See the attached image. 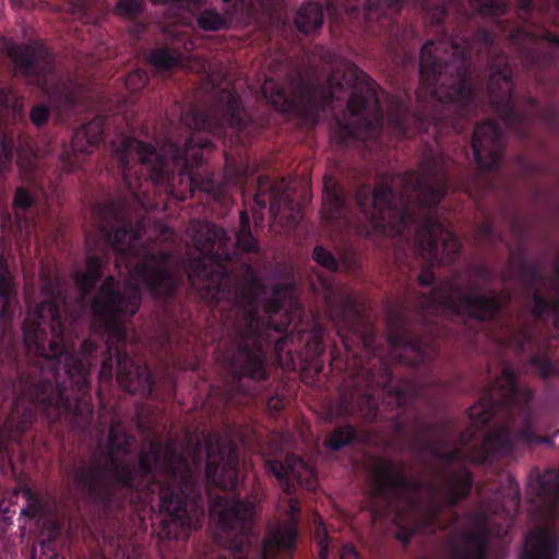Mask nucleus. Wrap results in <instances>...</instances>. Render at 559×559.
<instances>
[{"mask_svg": "<svg viewBox=\"0 0 559 559\" xmlns=\"http://www.w3.org/2000/svg\"><path fill=\"white\" fill-rule=\"evenodd\" d=\"M370 488L365 508L373 528L381 530L384 521V457L378 456L368 463Z\"/></svg>", "mask_w": 559, "mask_h": 559, "instance_id": "obj_30", "label": "nucleus"}, {"mask_svg": "<svg viewBox=\"0 0 559 559\" xmlns=\"http://www.w3.org/2000/svg\"><path fill=\"white\" fill-rule=\"evenodd\" d=\"M14 142L12 138L3 136L0 141V175L5 176L13 160Z\"/></svg>", "mask_w": 559, "mask_h": 559, "instance_id": "obj_50", "label": "nucleus"}, {"mask_svg": "<svg viewBox=\"0 0 559 559\" xmlns=\"http://www.w3.org/2000/svg\"><path fill=\"white\" fill-rule=\"evenodd\" d=\"M312 259L330 272L338 271L340 266L345 271H353L357 264L356 259L353 257H344L342 261L338 262L334 254L322 246H316L313 248Z\"/></svg>", "mask_w": 559, "mask_h": 559, "instance_id": "obj_38", "label": "nucleus"}, {"mask_svg": "<svg viewBox=\"0 0 559 559\" xmlns=\"http://www.w3.org/2000/svg\"><path fill=\"white\" fill-rule=\"evenodd\" d=\"M36 204L35 197L25 187H17L15 189L12 207L15 212H26Z\"/></svg>", "mask_w": 559, "mask_h": 559, "instance_id": "obj_49", "label": "nucleus"}, {"mask_svg": "<svg viewBox=\"0 0 559 559\" xmlns=\"http://www.w3.org/2000/svg\"><path fill=\"white\" fill-rule=\"evenodd\" d=\"M104 120L100 117L84 123L73 133L70 147L64 146L59 155V166L66 174L74 173L88 155L103 141Z\"/></svg>", "mask_w": 559, "mask_h": 559, "instance_id": "obj_27", "label": "nucleus"}, {"mask_svg": "<svg viewBox=\"0 0 559 559\" xmlns=\"http://www.w3.org/2000/svg\"><path fill=\"white\" fill-rule=\"evenodd\" d=\"M525 12L548 13L550 0H519ZM425 19L435 31L420 50V87L414 110L401 104L395 116L389 111L386 127L396 122L405 136L431 134L443 150L445 135L463 133L481 103L479 90L469 78L472 59L486 61L489 71L487 98L500 122L523 143L540 146L538 123L559 134V106H542L531 94L515 96L513 69L497 43L496 34L478 25L479 17H500L507 4L500 0H421Z\"/></svg>", "mask_w": 559, "mask_h": 559, "instance_id": "obj_1", "label": "nucleus"}, {"mask_svg": "<svg viewBox=\"0 0 559 559\" xmlns=\"http://www.w3.org/2000/svg\"><path fill=\"white\" fill-rule=\"evenodd\" d=\"M15 163L24 174H28L35 167V157L31 152L17 151Z\"/></svg>", "mask_w": 559, "mask_h": 559, "instance_id": "obj_59", "label": "nucleus"}, {"mask_svg": "<svg viewBox=\"0 0 559 559\" xmlns=\"http://www.w3.org/2000/svg\"><path fill=\"white\" fill-rule=\"evenodd\" d=\"M131 439L118 424L108 431V455L105 462H81L74 466V489L105 510L122 509L138 499H152V487L158 488V508L163 532L169 526L190 527L188 509L197 504L195 477L188 459L171 441H152L136 460L117 456L130 453Z\"/></svg>", "mask_w": 559, "mask_h": 559, "instance_id": "obj_2", "label": "nucleus"}, {"mask_svg": "<svg viewBox=\"0 0 559 559\" xmlns=\"http://www.w3.org/2000/svg\"><path fill=\"white\" fill-rule=\"evenodd\" d=\"M358 439L357 430L353 425L345 424L336 426L325 437L323 445L333 451H340L347 445H352Z\"/></svg>", "mask_w": 559, "mask_h": 559, "instance_id": "obj_37", "label": "nucleus"}, {"mask_svg": "<svg viewBox=\"0 0 559 559\" xmlns=\"http://www.w3.org/2000/svg\"><path fill=\"white\" fill-rule=\"evenodd\" d=\"M21 394L43 413L49 426L56 424L62 414L69 413L72 408L67 388L49 379L27 380L22 377Z\"/></svg>", "mask_w": 559, "mask_h": 559, "instance_id": "obj_20", "label": "nucleus"}, {"mask_svg": "<svg viewBox=\"0 0 559 559\" xmlns=\"http://www.w3.org/2000/svg\"><path fill=\"white\" fill-rule=\"evenodd\" d=\"M547 523L531 530L518 559H558L559 557V471L539 474L534 488Z\"/></svg>", "mask_w": 559, "mask_h": 559, "instance_id": "obj_12", "label": "nucleus"}, {"mask_svg": "<svg viewBox=\"0 0 559 559\" xmlns=\"http://www.w3.org/2000/svg\"><path fill=\"white\" fill-rule=\"evenodd\" d=\"M63 332L59 306L53 300H44L36 306L34 318L24 321L25 347L29 354L51 361L55 373L59 372L62 364L71 384L78 392L85 394L91 388L90 372L96 346L90 341H83V353L72 355L63 342Z\"/></svg>", "mask_w": 559, "mask_h": 559, "instance_id": "obj_8", "label": "nucleus"}, {"mask_svg": "<svg viewBox=\"0 0 559 559\" xmlns=\"http://www.w3.org/2000/svg\"><path fill=\"white\" fill-rule=\"evenodd\" d=\"M265 472L269 475H273L282 490L287 495L296 492V485L290 478H295L298 483H301L299 467H305V462L301 457L288 453L285 457V462L277 459H267L264 462Z\"/></svg>", "mask_w": 559, "mask_h": 559, "instance_id": "obj_32", "label": "nucleus"}, {"mask_svg": "<svg viewBox=\"0 0 559 559\" xmlns=\"http://www.w3.org/2000/svg\"><path fill=\"white\" fill-rule=\"evenodd\" d=\"M194 240L201 255L190 259L189 277L209 282L204 287L209 292H219V286L228 277L226 263L231 260L230 237L223 227L206 223Z\"/></svg>", "mask_w": 559, "mask_h": 559, "instance_id": "obj_13", "label": "nucleus"}, {"mask_svg": "<svg viewBox=\"0 0 559 559\" xmlns=\"http://www.w3.org/2000/svg\"><path fill=\"white\" fill-rule=\"evenodd\" d=\"M254 204L260 209L270 206V213L278 215L282 207H289L292 199L283 186V181H275L269 176L257 179V190L253 197Z\"/></svg>", "mask_w": 559, "mask_h": 559, "instance_id": "obj_31", "label": "nucleus"}, {"mask_svg": "<svg viewBox=\"0 0 559 559\" xmlns=\"http://www.w3.org/2000/svg\"><path fill=\"white\" fill-rule=\"evenodd\" d=\"M509 45L518 52L519 61L528 74L539 84H546L540 72L557 69L559 50L555 47H540L538 40L559 47V36L546 27L530 31L526 26H516L508 35Z\"/></svg>", "mask_w": 559, "mask_h": 559, "instance_id": "obj_14", "label": "nucleus"}, {"mask_svg": "<svg viewBox=\"0 0 559 559\" xmlns=\"http://www.w3.org/2000/svg\"><path fill=\"white\" fill-rule=\"evenodd\" d=\"M16 298V285L8 267H1L0 272V299L2 316L9 313L12 301Z\"/></svg>", "mask_w": 559, "mask_h": 559, "instance_id": "obj_40", "label": "nucleus"}, {"mask_svg": "<svg viewBox=\"0 0 559 559\" xmlns=\"http://www.w3.org/2000/svg\"><path fill=\"white\" fill-rule=\"evenodd\" d=\"M205 477L224 491L234 490L238 483V457L231 444L210 437L205 440Z\"/></svg>", "mask_w": 559, "mask_h": 559, "instance_id": "obj_25", "label": "nucleus"}, {"mask_svg": "<svg viewBox=\"0 0 559 559\" xmlns=\"http://www.w3.org/2000/svg\"><path fill=\"white\" fill-rule=\"evenodd\" d=\"M94 212L99 221V233L112 250L120 254L130 252L138 234L120 205L114 200H107L98 204Z\"/></svg>", "mask_w": 559, "mask_h": 559, "instance_id": "obj_21", "label": "nucleus"}, {"mask_svg": "<svg viewBox=\"0 0 559 559\" xmlns=\"http://www.w3.org/2000/svg\"><path fill=\"white\" fill-rule=\"evenodd\" d=\"M117 11L123 16H134L141 11L140 0H119Z\"/></svg>", "mask_w": 559, "mask_h": 559, "instance_id": "obj_58", "label": "nucleus"}, {"mask_svg": "<svg viewBox=\"0 0 559 559\" xmlns=\"http://www.w3.org/2000/svg\"><path fill=\"white\" fill-rule=\"evenodd\" d=\"M104 267L105 261L103 258L98 255H88L85 261L84 272L102 280L104 276Z\"/></svg>", "mask_w": 559, "mask_h": 559, "instance_id": "obj_56", "label": "nucleus"}, {"mask_svg": "<svg viewBox=\"0 0 559 559\" xmlns=\"http://www.w3.org/2000/svg\"><path fill=\"white\" fill-rule=\"evenodd\" d=\"M486 179L483 174L467 171L461 178L459 188L462 189L469 198L473 197L477 188L484 187Z\"/></svg>", "mask_w": 559, "mask_h": 559, "instance_id": "obj_51", "label": "nucleus"}, {"mask_svg": "<svg viewBox=\"0 0 559 559\" xmlns=\"http://www.w3.org/2000/svg\"><path fill=\"white\" fill-rule=\"evenodd\" d=\"M214 507L221 508L217 512L221 530L226 533H235V542L230 548L235 552L242 554L248 546L249 533L253 525V502L217 497L214 500Z\"/></svg>", "mask_w": 559, "mask_h": 559, "instance_id": "obj_22", "label": "nucleus"}, {"mask_svg": "<svg viewBox=\"0 0 559 559\" xmlns=\"http://www.w3.org/2000/svg\"><path fill=\"white\" fill-rule=\"evenodd\" d=\"M528 364L536 370L543 379H548L554 374L559 376V366H557L548 356L547 352L538 349L528 358Z\"/></svg>", "mask_w": 559, "mask_h": 559, "instance_id": "obj_41", "label": "nucleus"}, {"mask_svg": "<svg viewBox=\"0 0 559 559\" xmlns=\"http://www.w3.org/2000/svg\"><path fill=\"white\" fill-rule=\"evenodd\" d=\"M345 199L341 193L330 192L324 200V209L328 219H336L341 216Z\"/></svg>", "mask_w": 559, "mask_h": 559, "instance_id": "obj_52", "label": "nucleus"}, {"mask_svg": "<svg viewBox=\"0 0 559 559\" xmlns=\"http://www.w3.org/2000/svg\"><path fill=\"white\" fill-rule=\"evenodd\" d=\"M391 426L396 428L397 433L401 437L407 439L413 455L417 461H425L427 456L438 460L445 465L452 463H461L468 457L469 461L477 464L475 461V454L477 447L481 443L473 445L469 449L468 455H466L461 448H453L451 450H442L435 441L430 439V435L441 429L439 424L429 423L416 415L412 427H407L403 421L389 423L386 418V429ZM484 463H478L483 465Z\"/></svg>", "mask_w": 559, "mask_h": 559, "instance_id": "obj_16", "label": "nucleus"}, {"mask_svg": "<svg viewBox=\"0 0 559 559\" xmlns=\"http://www.w3.org/2000/svg\"><path fill=\"white\" fill-rule=\"evenodd\" d=\"M396 483L413 495H419L425 490L429 493L423 523L429 533L449 531V545L453 552L449 559H489L486 552L490 539H502L509 534L513 523L511 510H516L520 500L519 485L513 478L508 477L509 486L506 493L501 489L496 492V500L499 503L492 510V514L483 508L476 510L469 515L471 528L460 530V515L455 508L469 495L474 486V476L467 468L462 467L445 479L442 500L437 498L436 486L423 475L400 473Z\"/></svg>", "mask_w": 559, "mask_h": 559, "instance_id": "obj_4", "label": "nucleus"}, {"mask_svg": "<svg viewBox=\"0 0 559 559\" xmlns=\"http://www.w3.org/2000/svg\"><path fill=\"white\" fill-rule=\"evenodd\" d=\"M319 92L314 85L299 83L294 88V98H292L282 83L267 78L261 86V93L264 99L276 110L282 112H297L300 105H311Z\"/></svg>", "mask_w": 559, "mask_h": 559, "instance_id": "obj_28", "label": "nucleus"}, {"mask_svg": "<svg viewBox=\"0 0 559 559\" xmlns=\"http://www.w3.org/2000/svg\"><path fill=\"white\" fill-rule=\"evenodd\" d=\"M314 538L318 546V559H326L329 551V536L323 524L316 528Z\"/></svg>", "mask_w": 559, "mask_h": 559, "instance_id": "obj_55", "label": "nucleus"}, {"mask_svg": "<svg viewBox=\"0 0 559 559\" xmlns=\"http://www.w3.org/2000/svg\"><path fill=\"white\" fill-rule=\"evenodd\" d=\"M474 160L479 169L498 168L506 147V132L495 119L476 123L472 136Z\"/></svg>", "mask_w": 559, "mask_h": 559, "instance_id": "obj_26", "label": "nucleus"}, {"mask_svg": "<svg viewBox=\"0 0 559 559\" xmlns=\"http://www.w3.org/2000/svg\"><path fill=\"white\" fill-rule=\"evenodd\" d=\"M298 32L310 35L320 29L324 22V14L321 4L308 2L300 7L294 19Z\"/></svg>", "mask_w": 559, "mask_h": 559, "instance_id": "obj_33", "label": "nucleus"}, {"mask_svg": "<svg viewBox=\"0 0 559 559\" xmlns=\"http://www.w3.org/2000/svg\"><path fill=\"white\" fill-rule=\"evenodd\" d=\"M142 304V292L136 283L124 281L123 288L115 285L111 276L106 277L91 301L93 322L109 340L123 346L127 331L123 321L133 317Z\"/></svg>", "mask_w": 559, "mask_h": 559, "instance_id": "obj_11", "label": "nucleus"}, {"mask_svg": "<svg viewBox=\"0 0 559 559\" xmlns=\"http://www.w3.org/2000/svg\"><path fill=\"white\" fill-rule=\"evenodd\" d=\"M338 316L350 335L343 337L345 350L357 359L359 371L342 393V402L353 415L376 421L380 401H384V356L376 345V330L365 313V305L350 295L341 296Z\"/></svg>", "mask_w": 559, "mask_h": 559, "instance_id": "obj_7", "label": "nucleus"}, {"mask_svg": "<svg viewBox=\"0 0 559 559\" xmlns=\"http://www.w3.org/2000/svg\"><path fill=\"white\" fill-rule=\"evenodd\" d=\"M386 516L389 515V508L391 506V491L393 488L394 466L391 459L386 456Z\"/></svg>", "mask_w": 559, "mask_h": 559, "instance_id": "obj_61", "label": "nucleus"}, {"mask_svg": "<svg viewBox=\"0 0 559 559\" xmlns=\"http://www.w3.org/2000/svg\"><path fill=\"white\" fill-rule=\"evenodd\" d=\"M148 82V75L145 70L136 69L130 72L126 78V87L131 92L135 93L142 90Z\"/></svg>", "mask_w": 559, "mask_h": 559, "instance_id": "obj_54", "label": "nucleus"}, {"mask_svg": "<svg viewBox=\"0 0 559 559\" xmlns=\"http://www.w3.org/2000/svg\"><path fill=\"white\" fill-rule=\"evenodd\" d=\"M17 110V98L10 85L0 86V122L15 116Z\"/></svg>", "mask_w": 559, "mask_h": 559, "instance_id": "obj_44", "label": "nucleus"}, {"mask_svg": "<svg viewBox=\"0 0 559 559\" xmlns=\"http://www.w3.org/2000/svg\"><path fill=\"white\" fill-rule=\"evenodd\" d=\"M50 116L48 106L39 104L34 106L29 112V119L36 127H41L47 123Z\"/></svg>", "mask_w": 559, "mask_h": 559, "instance_id": "obj_57", "label": "nucleus"}, {"mask_svg": "<svg viewBox=\"0 0 559 559\" xmlns=\"http://www.w3.org/2000/svg\"><path fill=\"white\" fill-rule=\"evenodd\" d=\"M307 347L316 355H321L324 352L323 333L321 330H314L308 341Z\"/></svg>", "mask_w": 559, "mask_h": 559, "instance_id": "obj_60", "label": "nucleus"}, {"mask_svg": "<svg viewBox=\"0 0 559 559\" xmlns=\"http://www.w3.org/2000/svg\"><path fill=\"white\" fill-rule=\"evenodd\" d=\"M240 287V297L248 305L253 306L258 302L261 295L265 293V285L257 272L248 266L242 276Z\"/></svg>", "mask_w": 559, "mask_h": 559, "instance_id": "obj_35", "label": "nucleus"}, {"mask_svg": "<svg viewBox=\"0 0 559 559\" xmlns=\"http://www.w3.org/2000/svg\"><path fill=\"white\" fill-rule=\"evenodd\" d=\"M364 8L366 11V17L372 19V12H379L380 15L383 11V0H364Z\"/></svg>", "mask_w": 559, "mask_h": 559, "instance_id": "obj_62", "label": "nucleus"}, {"mask_svg": "<svg viewBox=\"0 0 559 559\" xmlns=\"http://www.w3.org/2000/svg\"><path fill=\"white\" fill-rule=\"evenodd\" d=\"M35 420L36 413L31 407H25L21 413L14 408L10 415V421L14 423V429L20 436L24 435Z\"/></svg>", "mask_w": 559, "mask_h": 559, "instance_id": "obj_46", "label": "nucleus"}, {"mask_svg": "<svg viewBox=\"0 0 559 559\" xmlns=\"http://www.w3.org/2000/svg\"><path fill=\"white\" fill-rule=\"evenodd\" d=\"M474 282L462 286L453 278L435 285L430 293H417L416 310L394 333L391 331V311L386 298V345L401 349V362L413 368L428 367L438 355V340L442 336L440 324L444 313L461 314L477 322L500 324L504 306L500 294L491 289L483 294L476 282L491 284L492 269L484 263L469 267Z\"/></svg>", "mask_w": 559, "mask_h": 559, "instance_id": "obj_3", "label": "nucleus"}, {"mask_svg": "<svg viewBox=\"0 0 559 559\" xmlns=\"http://www.w3.org/2000/svg\"><path fill=\"white\" fill-rule=\"evenodd\" d=\"M436 281L435 273L431 267L427 266L421 270L418 275V283L423 287L431 286Z\"/></svg>", "mask_w": 559, "mask_h": 559, "instance_id": "obj_63", "label": "nucleus"}, {"mask_svg": "<svg viewBox=\"0 0 559 559\" xmlns=\"http://www.w3.org/2000/svg\"><path fill=\"white\" fill-rule=\"evenodd\" d=\"M157 300L169 299L176 292V280L164 252H148L131 269L129 278Z\"/></svg>", "mask_w": 559, "mask_h": 559, "instance_id": "obj_19", "label": "nucleus"}, {"mask_svg": "<svg viewBox=\"0 0 559 559\" xmlns=\"http://www.w3.org/2000/svg\"><path fill=\"white\" fill-rule=\"evenodd\" d=\"M356 205L364 221L357 226L359 235L369 238L384 235V176L378 175L374 186L364 183L355 191Z\"/></svg>", "mask_w": 559, "mask_h": 559, "instance_id": "obj_24", "label": "nucleus"}, {"mask_svg": "<svg viewBox=\"0 0 559 559\" xmlns=\"http://www.w3.org/2000/svg\"><path fill=\"white\" fill-rule=\"evenodd\" d=\"M509 262L518 269L521 282L528 295L533 318L544 324L552 321L555 329L559 331V295L546 298L542 294V286L549 278L543 262L528 259L522 243L516 250L510 251Z\"/></svg>", "mask_w": 559, "mask_h": 559, "instance_id": "obj_15", "label": "nucleus"}, {"mask_svg": "<svg viewBox=\"0 0 559 559\" xmlns=\"http://www.w3.org/2000/svg\"><path fill=\"white\" fill-rule=\"evenodd\" d=\"M197 24L206 32H217L227 27L224 16L214 9L202 11L197 17Z\"/></svg>", "mask_w": 559, "mask_h": 559, "instance_id": "obj_43", "label": "nucleus"}, {"mask_svg": "<svg viewBox=\"0 0 559 559\" xmlns=\"http://www.w3.org/2000/svg\"><path fill=\"white\" fill-rule=\"evenodd\" d=\"M99 281L100 278L97 276H93L85 272H76L73 275V282L83 297L87 296L95 288Z\"/></svg>", "mask_w": 559, "mask_h": 559, "instance_id": "obj_53", "label": "nucleus"}, {"mask_svg": "<svg viewBox=\"0 0 559 559\" xmlns=\"http://www.w3.org/2000/svg\"><path fill=\"white\" fill-rule=\"evenodd\" d=\"M507 334L508 335L502 338V343L511 347L518 354H523L527 345L535 343V333L527 324L521 326L508 325Z\"/></svg>", "mask_w": 559, "mask_h": 559, "instance_id": "obj_36", "label": "nucleus"}, {"mask_svg": "<svg viewBox=\"0 0 559 559\" xmlns=\"http://www.w3.org/2000/svg\"><path fill=\"white\" fill-rule=\"evenodd\" d=\"M211 144V141L199 140L197 135L191 134L185 139L182 145L169 142L164 148L165 153H160L152 144L128 136L122 140L117 151V159L124 181L132 169L131 159H136L153 185L164 186L174 178L176 169L181 174L201 165L202 150Z\"/></svg>", "mask_w": 559, "mask_h": 559, "instance_id": "obj_9", "label": "nucleus"}, {"mask_svg": "<svg viewBox=\"0 0 559 559\" xmlns=\"http://www.w3.org/2000/svg\"><path fill=\"white\" fill-rule=\"evenodd\" d=\"M148 61L156 70L167 71L171 70L178 63L177 57L166 48H156L151 50Z\"/></svg>", "mask_w": 559, "mask_h": 559, "instance_id": "obj_45", "label": "nucleus"}, {"mask_svg": "<svg viewBox=\"0 0 559 559\" xmlns=\"http://www.w3.org/2000/svg\"><path fill=\"white\" fill-rule=\"evenodd\" d=\"M231 246V254L234 253L233 248L236 247L239 251L245 253H258L260 250L259 241L252 235L250 230H237L236 242Z\"/></svg>", "mask_w": 559, "mask_h": 559, "instance_id": "obj_47", "label": "nucleus"}, {"mask_svg": "<svg viewBox=\"0 0 559 559\" xmlns=\"http://www.w3.org/2000/svg\"><path fill=\"white\" fill-rule=\"evenodd\" d=\"M342 90L349 87L347 111L358 120L352 123L338 121L337 138L341 143L350 140H366L374 136L382 128L383 114L378 110L379 99L366 72L350 64L337 83Z\"/></svg>", "mask_w": 559, "mask_h": 559, "instance_id": "obj_10", "label": "nucleus"}, {"mask_svg": "<svg viewBox=\"0 0 559 559\" xmlns=\"http://www.w3.org/2000/svg\"><path fill=\"white\" fill-rule=\"evenodd\" d=\"M13 8L24 9V10H33L36 8H41L44 1L43 0H9Z\"/></svg>", "mask_w": 559, "mask_h": 559, "instance_id": "obj_64", "label": "nucleus"}, {"mask_svg": "<svg viewBox=\"0 0 559 559\" xmlns=\"http://www.w3.org/2000/svg\"><path fill=\"white\" fill-rule=\"evenodd\" d=\"M386 171V234L412 237L420 252L432 263H454L462 249L457 236L437 216L436 207L451 185L448 157L428 146L420 159L419 171L403 177L407 200L402 206L396 227L390 225V198L394 194Z\"/></svg>", "mask_w": 559, "mask_h": 559, "instance_id": "obj_5", "label": "nucleus"}, {"mask_svg": "<svg viewBox=\"0 0 559 559\" xmlns=\"http://www.w3.org/2000/svg\"><path fill=\"white\" fill-rule=\"evenodd\" d=\"M298 525L294 516L267 527L257 559L293 557L297 548Z\"/></svg>", "mask_w": 559, "mask_h": 559, "instance_id": "obj_29", "label": "nucleus"}, {"mask_svg": "<svg viewBox=\"0 0 559 559\" xmlns=\"http://www.w3.org/2000/svg\"><path fill=\"white\" fill-rule=\"evenodd\" d=\"M106 356L102 360L99 379L109 381L112 377L114 361L116 357L117 381L124 391L135 394L150 391L152 388V376L146 366L135 365L127 353V345H119L115 340L107 341Z\"/></svg>", "mask_w": 559, "mask_h": 559, "instance_id": "obj_18", "label": "nucleus"}, {"mask_svg": "<svg viewBox=\"0 0 559 559\" xmlns=\"http://www.w3.org/2000/svg\"><path fill=\"white\" fill-rule=\"evenodd\" d=\"M535 391L521 385L515 371L503 367L484 390L478 402L468 408L476 426H486L501 415L504 424L492 429L477 447L475 461L487 463L492 456H508L519 447L552 445V438L539 436L538 414L533 406Z\"/></svg>", "mask_w": 559, "mask_h": 559, "instance_id": "obj_6", "label": "nucleus"}, {"mask_svg": "<svg viewBox=\"0 0 559 559\" xmlns=\"http://www.w3.org/2000/svg\"><path fill=\"white\" fill-rule=\"evenodd\" d=\"M475 239L478 245H488L492 247L499 243H504L503 234L496 230L493 221L488 215H484V219L477 224Z\"/></svg>", "mask_w": 559, "mask_h": 559, "instance_id": "obj_39", "label": "nucleus"}, {"mask_svg": "<svg viewBox=\"0 0 559 559\" xmlns=\"http://www.w3.org/2000/svg\"><path fill=\"white\" fill-rule=\"evenodd\" d=\"M228 364L231 374L238 380L247 378L252 382H262L269 379L265 354L260 340L254 334L239 335Z\"/></svg>", "mask_w": 559, "mask_h": 559, "instance_id": "obj_23", "label": "nucleus"}, {"mask_svg": "<svg viewBox=\"0 0 559 559\" xmlns=\"http://www.w3.org/2000/svg\"><path fill=\"white\" fill-rule=\"evenodd\" d=\"M386 400L394 399L401 408H407L413 405L414 401L419 394L418 388H413L412 392H408L404 389L397 390L395 393L393 392V388L391 385L392 381V372L389 370V367L386 366ZM389 404V401H386V405ZM389 409L386 408V412Z\"/></svg>", "mask_w": 559, "mask_h": 559, "instance_id": "obj_42", "label": "nucleus"}, {"mask_svg": "<svg viewBox=\"0 0 559 559\" xmlns=\"http://www.w3.org/2000/svg\"><path fill=\"white\" fill-rule=\"evenodd\" d=\"M223 104V118L227 126L233 129L243 130L247 122L243 116V109L240 104V98L238 95L224 92L221 96Z\"/></svg>", "mask_w": 559, "mask_h": 559, "instance_id": "obj_34", "label": "nucleus"}, {"mask_svg": "<svg viewBox=\"0 0 559 559\" xmlns=\"http://www.w3.org/2000/svg\"><path fill=\"white\" fill-rule=\"evenodd\" d=\"M3 52L10 59L15 76L21 78L27 85L44 88L48 76L55 70V55L41 40H29L17 44L7 40Z\"/></svg>", "mask_w": 559, "mask_h": 559, "instance_id": "obj_17", "label": "nucleus"}, {"mask_svg": "<svg viewBox=\"0 0 559 559\" xmlns=\"http://www.w3.org/2000/svg\"><path fill=\"white\" fill-rule=\"evenodd\" d=\"M288 289L282 285H274L272 288V296L264 300L263 310L269 316L278 313L284 308V297Z\"/></svg>", "mask_w": 559, "mask_h": 559, "instance_id": "obj_48", "label": "nucleus"}]
</instances>
